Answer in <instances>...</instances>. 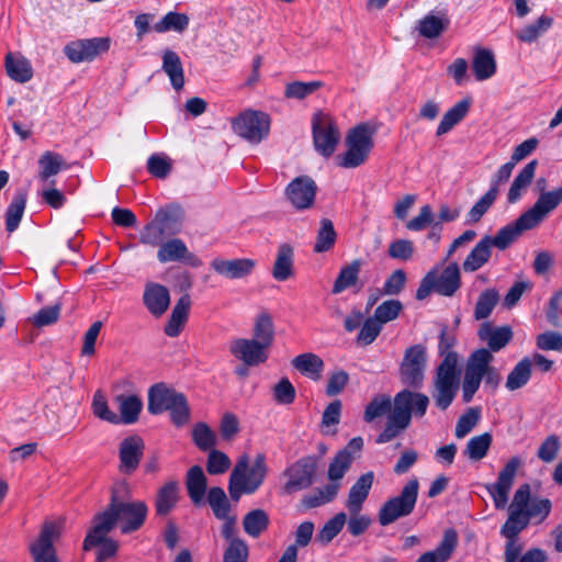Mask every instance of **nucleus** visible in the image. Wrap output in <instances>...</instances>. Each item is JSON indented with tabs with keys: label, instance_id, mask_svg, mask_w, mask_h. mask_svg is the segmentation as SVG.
<instances>
[{
	"label": "nucleus",
	"instance_id": "nucleus-1",
	"mask_svg": "<svg viewBox=\"0 0 562 562\" xmlns=\"http://www.w3.org/2000/svg\"><path fill=\"white\" fill-rule=\"evenodd\" d=\"M147 514L144 501H131L128 484L116 483L111 490L108 507L94 516V533L109 535L116 527L123 535L135 532L145 524Z\"/></svg>",
	"mask_w": 562,
	"mask_h": 562
},
{
	"label": "nucleus",
	"instance_id": "nucleus-2",
	"mask_svg": "<svg viewBox=\"0 0 562 562\" xmlns=\"http://www.w3.org/2000/svg\"><path fill=\"white\" fill-rule=\"evenodd\" d=\"M454 337L443 329L439 337V353L443 356L442 361L436 369L431 396L440 411H446L453 402L460 384V371L458 370V355L452 350Z\"/></svg>",
	"mask_w": 562,
	"mask_h": 562
},
{
	"label": "nucleus",
	"instance_id": "nucleus-3",
	"mask_svg": "<svg viewBox=\"0 0 562 562\" xmlns=\"http://www.w3.org/2000/svg\"><path fill=\"white\" fill-rule=\"evenodd\" d=\"M267 472L268 467L263 453H258L255 457L251 467H249L247 456L240 457L228 481L231 498L238 502L243 494H254L263 483Z\"/></svg>",
	"mask_w": 562,
	"mask_h": 562
},
{
	"label": "nucleus",
	"instance_id": "nucleus-4",
	"mask_svg": "<svg viewBox=\"0 0 562 562\" xmlns=\"http://www.w3.org/2000/svg\"><path fill=\"white\" fill-rule=\"evenodd\" d=\"M374 130L368 123H360L346 135L347 150L336 157L337 165L351 169L363 165L373 148Z\"/></svg>",
	"mask_w": 562,
	"mask_h": 562
},
{
	"label": "nucleus",
	"instance_id": "nucleus-5",
	"mask_svg": "<svg viewBox=\"0 0 562 562\" xmlns=\"http://www.w3.org/2000/svg\"><path fill=\"white\" fill-rule=\"evenodd\" d=\"M419 491V482L416 477L411 479L402 487L401 493L386 501L379 510V522L387 526L398 518L411 515L415 508Z\"/></svg>",
	"mask_w": 562,
	"mask_h": 562
},
{
	"label": "nucleus",
	"instance_id": "nucleus-6",
	"mask_svg": "<svg viewBox=\"0 0 562 562\" xmlns=\"http://www.w3.org/2000/svg\"><path fill=\"white\" fill-rule=\"evenodd\" d=\"M317 470V460L314 456L300 458L290 464L282 473L284 483L283 493L292 495L313 485Z\"/></svg>",
	"mask_w": 562,
	"mask_h": 562
},
{
	"label": "nucleus",
	"instance_id": "nucleus-7",
	"mask_svg": "<svg viewBox=\"0 0 562 562\" xmlns=\"http://www.w3.org/2000/svg\"><path fill=\"white\" fill-rule=\"evenodd\" d=\"M312 132L316 151L326 158L330 157L340 140L336 122L328 114L315 113L312 117Z\"/></svg>",
	"mask_w": 562,
	"mask_h": 562
},
{
	"label": "nucleus",
	"instance_id": "nucleus-8",
	"mask_svg": "<svg viewBox=\"0 0 562 562\" xmlns=\"http://www.w3.org/2000/svg\"><path fill=\"white\" fill-rule=\"evenodd\" d=\"M234 132L249 143L258 144L270 131V117L261 111L247 110L232 122Z\"/></svg>",
	"mask_w": 562,
	"mask_h": 562
},
{
	"label": "nucleus",
	"instance_id": "nucleus-9",
	"mask_svg": "<svg viewBox=\"0 0 562 562\" xmlns=\"http://www.w3.org/2000/svg\"><path fill=\"white\" fill-rule=\"evenodd\" d=\"M426 363V348L423 345L408 347L400 364L402 382L415 389L420 387L425 379Z\"/></svg>",
	"mask_w": 562,
	"mask_h": 562
},
{
	"label": "nucleus",
	"instance_id": "nucleus-10",
	"mask_svg": "<svg viewBox=\"0 0 562 562\" xmlns=\"http://www.w3.org/2000/svg\"><path fill=\"white\" fill-rule=\"evenodd\" d=\"M60 526L54 521H46L38 537L30 543V553L33 562H58L54 542L60 537Z\"/></svg>",
	"mask_w": 562,
	"mask_h": 562
},
{
	"label": "nucleus",
	"instance_id": "nucleus-11",
	"mask_svg": "<svg viewBox=\"0 0 562 562\" xmlns=\"http://www.w3.org/2000/svg\"><path fill=\"white\" fill-rule=\"evenodd\" d=\"M520 465V458L513 457L499 471L497 482L486 486L496 508H505L508 502V493L513 486L516 472Z\"/></svg>",
	"mask_w": 562,
	"mask_h": 562
},
{
	"label": "nucleus",
	"instance_id": "nucleus-12",
	"mask_svg": "<svg viewBox=\"0 0 562 562\" xmlns=\"http://www.w3.org/2000/svg\"><path fill=\"white\" fill-rule=\"evenodd\" d=\"M109 48V38L94 37L70 42L65 46L64 53L72 63L78 64L87 60H92L100 53L106 52Z\"/></svg>",
	"mask_w": 562,
	"mask_h": 562
},
{
	"label": "nucleus",
	"instance_id": "nucleus-13",
	"mask_svg": "<svg viewBox=\"0 0 562 562\" xmlns=\"http://www.w3.org/2000/svg\"><path fill=\"white\" fill-rule=\"evenodd\" d=\"M316 192L317 186L308 176L296 177L285 189L286 198L296 210L312 207Z\"/></svg>",
	"mask_w": 562,
	"mask_h": 562
},
{
	"label": "nucleus",
	"instance_id": "nucleus-14",
	"mask_svg": "<svg viewBox=\"0 0 562 562\" xmlns=\"http://www.w3.org/2000/svg\"><path fill=\"white\" fill-rule=\"evenodd\" d=\"M210 266L218 276L237 280L249 277L254 272L257 261L251 258L224 259L217 257L211 261Z\"/></svg>",
	"mask_w": 562,
	"mask_h": 562
},
{
	"label": "nucleus",
	"instance_id": "nucleus-15",
	"mask_svg": "<svg viewBox=\"0 0 562 562\" xmlns=\"http://www.w3.org/2000/svg\"><path fill=\"white\" fill-rule=\"evenodd\" d=\"M231 353L248 367L265 363L269 357V350L252 339L238 338L229 345Z\"/></svg>",
	"mask_w": 562,
	"mask_h": 562
},
{
	"label": "nucleus",
	"instance_id": "nucleus-16",
	"mask_svg": "<svg viewBox=\"0 0 562 562\" xmlns=\"http://www.w3.org/2000/svg\"><path fill=\"white\" fill-rule=\"evenodd\" d=\"M144 441L137 436L124 438L119 448L120 465L119 469L124 474H132L136 471L144 453Z\"/></svg>",
	"mask_w": 562,
	"mask_h": 562
},
{
	"label": "nucleus",
	"instance_id": "nucleus-17",
	"mask_svg": "<svg viewBox=\"0 0 562 562\" xmlns=\"http://www.w3.org/2000/svg\"><path fill=\"white\" fill-rule=\"evenodd\" d=\"M429 405V397L426 394L413 392L411 390H402L393 400V412H397V407L407 415L408 422L412 417H424Z\"/></svg>",
	"mask_w": 562,
	"mask_h": 562
},
{
	"label": "nucleus",
	"instance_id": "nucleus-18",
	"mask_svg": "<svg viewBox=\"0 0 562 562\" xmlns=\"http://www.w3.org/2000/svg\"><path fill=\"white\" fill-rule=\"evenodd\" d=\"M157 258L161 263L183 261L192 267L202 265V261L188 249L180 238H173L161 244L157 251Z\"/></svg>",
	"mask_w": 562,
	"mask_h": 562
},
{
	"label": "nucleus",
	"instance_id": "nucleus-19",
	"mask_svg": "<svg viewBox=\"0 0 562 562\" xmlns=\"http://www.w3.org/2000/svg\"><path fill=\"white\" fill-rule=\"evenodd\" d=\"M487 360L488 359L483 357L481 353L480 357L474 356V351L469 357L462 383V396L464 403L471 402L479 390L484 375L483 366H485Z\"/></svg>",
	"mask_w": 562,
	"mask_h": 562
},
{
	"label": "nucleus",
	"instance_id": "nucleus-20",
	"mask_svg": "<svg viewBox=\"0 0 562 562\" xmlns=\"http://www.w3.org/2000/svg\"><path fill=\"white\" fill-rule=\"evenodd\" d=\"M562 202V187L549 192H542L538 200L522 215L528 220L532 227H537L543 218L559 206Z\"/></svg>",
	"mask_w": 562,
	"mask_h": 562
},
{
	"label": "nucleus",
	"instance_id": "nucleus-21",
	"mask_svg": "<svg viewBox=\"0 0 562 562\" xmlns=\"http://www.w3.org/2000/svg\"><path fill=\"white\" fill-rule=\"evenodd\" d=\"M532 225L521 214L516 221L499 228L494 236L485 235L492 247L507 249L524 232L532 229Z\"/></svg>",
	"mask_w": 562,
	"mask_h": 562
},
{
	"label": "nucleus",
	"instance_id": "nucleus-22",
	"mask_svg": "<svg viewBox=\"0 0 562 562\" xmlns=\"http://www.w3.org/2000/svg\"><path fill=\"white\" fill-rule=\"evenodd\" d=\"M143 302L149 313L159 317L166 313L170 305V294L165 285L148 282L145 285Z\"/></svg>",
	"mask_w": 562,
	"mask_h": 562
},
{
	"label": "nucleus",
	"instance_id": "nucleus-23",
	"mask_svg": "<svg viewBox=\"0 0 562 562\" xmlns=\"http://www.w3.org/2000/svg\"><path fill=\"white\" fill-rule=\"evenodd\" d=\"M180 394L165 383L153 385L148 391V412L153 415L167 412Z\"/></svg>",
	"mask_w": 562,
	"mask_h": 562
},
{
	"label": "nucleus",
	"instance_id": "nucleus-24",
	"mask_svg": "<svg viewBox=\"0 0 562 562\" xmlns=\"http://www.w3.org/2000/svg\"><path fill=\"white\" fill-rule=\"evenodd\" d=\"M434 271L435 292L443 296H452L461 285L458 263L451 262L440 273Z\"/></svg>",
	"mask_w": 562,
	"mask_h": 562
},
{
	"label": "nucleus",
	"instance_id": "nucleus-25",
	"mask_svg": "<svg viewBox=\"0 0 562 562\" xmlns=\"http://www.w3.org/2000/svg\"><path fill=\"white\" fill-rule=\"evenodd\" d=\"M477 335L487 344V350L492 353L499 351L510 341L513 331L509 326L494 327L490 322H485L481 325Z\"/></svg>",
	"mask_w": 562,
	"mask_h": 562
},
{
	"label": "nucleus",
	"instance_id": "nucleus-26",
	"mask_svg": "<svg viewBox=\"0 0 562 562\" xmlns=\"http://www.w3.org/2000/svg\"><path fill=\"white\" fill-rule=\"evenodd\" d=\"M458 544V535L454 529H447L436 549L423 553L416 562H447Z\"/></svg>",
	"mask_w": 562,
	"mask_h": 562
},
{
	"label": "nucleus",
	"instance_id": "nucleus-27",
	"mask_svg": "<svg viewBox=\"0 0 562 562\" xmlns=\"http://www.w3.org/2000/svg\"><path fill=\"white\" fill-rule=\"evenodd\" d=\"M374 480L373 472L362 474L351 486L346 507L350 514L360 513L364 501L368 498Z\"/></svg>",
	"mask_w": 562,
	"mask_h": 562
},
{
	"label": "nucleus",
	"instance_id": "nucleus-28",
	"mask_svg": "<svg viewBox=\"0 0 562 562\" xmlns=\"http://www.w3.org/2000/svg\"><path fill=\"white\" fill-rule=\"evenodd\" d=\"M38 179L42 182H49L54 184L55 181L50 180L52 177L58 175L61 170L68 169V164L65 158L55 151L46 150L38 158Z\"/></svg>",
	"mask_w": 562,
	"mask_h": 562
},
{
	"label": "nucleus",
	"instance_id": "nucleus-29",
	"mask_svg": "<svg viewBox=\"0 0 562 562\" xmlns=\"http://www.w3.org/2000/svg\"><path fill=\"white\" fill-rule=\"evenodd\" d=\"M191 299L189 294L182 295L172 308L171 315L165 326V334L169 337H177L187 323Z\"/></svg>",
	"mask_w": 562,
	"mask_h": 562
},
{
	"label": "nucleus",
	"instance_id": "nucleus-30",
	"mask_svg": "<svg viewBox=\"0 0 562 562\" xmlns=\"http://www.w3.org/2000/svg\"><path fill=\"white\" fill-rule=\"evenodd\" d=\"M97 546H99L97 554L98 562H103L114 557L119 549V543L108 538V535H95L93 526L83 540V550L88 551Z\"/></svg>",
	"mask_w": 562,
	"mask_h": 562
},
{
	"label": "nucleus",
	"instance_id": "nucleus-31",
	"mask_svg": "<svg viewBox=\"0 0 562 562\" xmlns=\"http://www.w3.org/2000/svg\"><path fill=\"white\" fill-rule=\"evenodd\" d=\"M492 245L484 235L471 249L462 263L464 272H475L485 266L492 257Z\"/></svg>",
	"mask_w": 562,
	"mask_h": 562
},
{
	"label": "nucleus",
	"instance_id": "nucleus-32",
	"mask_svg": "<svg viewBox=\"0 0 562 562\" xmlns=\"http://www.w3.org/2000/svg\"><path fill=\"white\" fill-rule=\"evenodd\" d=\"M294 273V250L289 244L278 247L276 261L272 268V277L277 281H285Z\"/></svg>",
	"mask_w": 562,
	"mask_h": 562
},
{
	"label": "nucleus",
	"instance_id": "nucleus-33",
	"mask_svg": "<svg viewBox=\"0 0 562 562\" xmlns=\"http://www.w3.org/2000/svg\"><path fill=\"white\" fill-rule=\"evenodd\" d=\"M538 166L536 159L529 161L515 177L507 193V202L514 204L520 200L528 187L531 184Z\"/></svg>",
	"mask_w": 562,
	"mask_h": 562
},
{
	"label": "nucleus",
	"instance_id": "nucleus-34",
	"mask_svg": "<svg viewBox=\"0 0 562 562\" xmlns=\"http://www.w3.org/2000/svg\"><path fill=\"white\" fill-rule=\"evenodd\" d=\"M472 70L477 81L492 78L496 72V60L493 52L487 48H475Z\"/></svg>",
	"mask_w": 562,
	"mask_h": 562
},
{
	"label": "nucleus",
	"instance_id": "nucleus-35",
	"mask_svg": "<svg viewBox=\"0 0 562 562\" xmlns=\"http://www.w3.org/2000/svg\"><path fill=\"white\" fill-rule=\"evenodd\" d=\"M120 415V424L131 425L138 420L143 408L142 400L134 394H119L114 397Z\"/></svg>",
	"mask_w": 562,
	"mask_h": 562
},
{
	"label": "nucleus",
	"instance_id": "nucleus-36",
	"mask_svg": "<svg viewBox=\"0 0 562 562\" xmlns=\"http://www.w3.org/2000/svg\"><path fill=\"white\" fill-rule=\"evenodd\" d=\"M206 486L207 481L202 468L200 465L191 467L187 473L186 487L188 495L194 505L202 504Z\"/></svg>",
	"mask_w": 562,
	"mask_h": 562
},
{
	"label": "nucleus",
	"instance_id": "nucleus-37",
	"mask_svg": "<svg viewBox=\"0 0 562 562\" xmlns=\"http://www.w3.org/2000/svg\"><path fill=\"white\" fill-rule=\"evenodd\" d=\"M363 266L362 259H355L348 265L341 267L334 284L333 294H339L347 289L353 288L359 282V274Z\"/></svg>",
	"mask_w": 562,
	"mask_h": 562
},
{
	"label": "nucleus",
	"instance_id": "nucleus-38",
	"mask_svg": "<svg viewBox=\"0 0 562 562\" xmlns=\"http://www.w3.org/2000/svg\"><path fill=\"white\" fill-rule=\"evenodd\" d=\"M179 499V484L176 481H169L157 492L155 499V509L158 516L168 515L177 505Z\"/></svg>",
	"mask_w": 562,
	"mask_h": 562
},
{
	"label": "nucleus",
	"instance_id": "nucleus-39",
	"mask_svg": "<svg viewBox=\"0 0 562 562\" xmlns=\"http://www.w3.org/2000/svg\"><path fill=\"white\" fill-rule=\"evenodd\" d=\"M553 25V18L547 14L540 15L535 22L529 23L516 31L518 41L527 44L537 42Z\"/></svg>",
	"mask_w": 562,
	"mask_h": 562
},
{
	"label": "nucleus",
	"instance_id": "nucleus-40",
	"mask_svg": "<svg viewBox=\"0 0 562 562\" xmlns=\"http://www.w3.org/2000/svg\"><path fill=\"white\" fill-rule=\"evenodd\" d=\"M162 70L170 79L171 86L175 90L179 91L184 86V74L181 59L179 55L171 50L166 49L162 54Z\"/></svg>",
	"mask_w": 562,
	"mask_h": 562
},
{
	"label": "nucleus",
	"instance_id": "nucleus-41",
	"mask_svg": "<svg viewBox=\"0 0 562 562\" xmlns=\"http://www.w3.org/2000/svg\"><path fill=\"white\" fill-rule=\"evenodd\" d=\"M292 366L303 375L318 381L324 369V361L315 353L305 352L294 357L292 359Z\"/></svg>",
	"mask_w": 562,
	"mask_h": 562
},
{
	"label": "nucleus",
	"instance_id": "nucleus-42",
	"mask_svg": "<svg viewBox=\"0 0 562 562\" xmlns=\"http://www.w3.org/2000/svg\"><path fill=\"white\" fill-rule=\"evenodd\" d=\"M407 419V415L400 407H397V412L392 411L387 416L385 428L376 438V443H385L396 438L411 425Z\"/></svg>",
	"mask_w": 562,
	"mask_h": 562
},
{
	"label": "nucleus",
	"instance_id": "nucleus-43",
	"mask_svg": "<svg viewBox=\"0 0 562 562\" xmlns=\"http://www.w3.org/2000/svg\"><path fill=\"white\" fill-rule=\"evenodd\" d=\"M154 221L167 237L173 236L180 232L181 210L175 206L159 209L155 214Z\"/></svg>",
	"mask_w": 562,
	"mask_h": 562
},
{
	"label": "nucleus",
	"instance_id": "nucleus-44",
	"mask_svg": "<svg viewBox=\"0 0 562 562\" xmlns=\"http://www.w3.org/2000/svg\"><path fill=\"white\" fill-rule=\"evenodd\" d=\"M340 483H329L324 487L317 488L301 499L303 509H312L331 502L338 494Z\"/></svg>",
	"mask_w": 562,
	"mask_h": 562
},
{
	"label": "nucleus",
	"instance_id": "nucleus-45",
	"mask_svg": "<svg viewBox=\"0 0 562 562\" xmlns=\"http://www.w3.org/2000/svg\"><path fill=\"white\" fill-rule=\"evenodd\" d=\"M5 70L8 76L16 82H27L33 76L30 61L22 56H14L12 53L5 56Z\"/></svg>",
	"mask_w": 562,
	"mask_h": 562
},
{
	"label": "nucleus",
	"instance_id": "nucleus-46",
	"mask_svg": "<svg viewBox=\"0 0 562 562\" xmlns=\"http://www.w3.org/2000/svg\"><path fill=\"white\" fill-rule=\"evenodd\" d=\"M471 101L469 99H463L456 103L451 109H449L442 116L438 127H437V136H441L447 134L449 131L453 128L468 113L470 109Z\"/></svg>",
	"mask_w": 562,
	"mask_h": 562
},
{
	"label": "nucleus",
	"instance_id": "nucleus-47",
	"mask_svg": "<svg viewBox=\"0 0 562 562\" xmlns=\"http://www.w3.org/2000/svg\"><path fill=\"white\" fill-rule=\"evenodd\" d=\"M269 526L268 514L260 508L252 509L243 518L244 531L252 537L258 538Z\"/></svg>",
	"mask_w": 562,
	"mask_h": 562
},
{
	"label": "nucleus",
	"instance_id": "nucleus-48",
	"mask_svg": "<svg viewBox=\"0 0 562 562\" xmlns=\"http://www.w3.org/2000/svg\"><path fill=\"white\" fill-rule=\"evenodd\" d=\"M251 339L259 342L268 350L270 349L274 340V328L272 319L268 314H261L256 318L254 337Z\"/></svg>",
	"mask_w": 562,
	"mask_h": 562
},
{
	"label": "nucleus",
	"instance_id": "nucleus-49",
	"mask_svg": "<svg viewBox=\"0 0 562 562\" xmlns=\"http://www.w3.org/2000/svg\"><path fill=\"white\" fill-rule=\"evenodd\" d=\"M206 499L215 518L221 519L231 516L232 506L225 491L222 487H211L207 492Z\"/></svg>",
	"mask_w": 562,
	"mask_h": 562
},
{
	"label": "nucleus",
	"instance_id": "nucleus-50",
	"mask_svg": "<svg viewBox=\"0 0 562 562\" xmlns=\"http://www.w3.org/2000/svg\"><path fill=\"white\" fill-rule=\"evenodd\" d=\"M531 376V360L524 358L509 372L506 381V387L515 391L528 383Z\"/></svg>",
	"mask_w": 562,
	"mask_h": 562
},
{
	"label": "nucleus",
	"instance_id": "nucleus-51",
	"mask_svg": "<svg viewBox=\"0 0 562 562\" xmlns=\"http://www.w3.org/2000/svg\"><path fill=\"white\" fill-rule=\"evenodd\" d=\"M497 191L495 188H490L479 201L467 213V223L475 224L479 223L482 217L487 213L497 199Z\"/></svg>",
	"mask_w": 562,
	"mask_h": 562
},
{
	"label": "nucleus",
	"instance_id": "nucleus-52",
	"mask_svg": "<svg viewBox=\"0 0 562 562\" xmlns=\"http://www.w3.org/2000/svg\"><path fill=\"white\" fill-rule=\"evenodd\" d=\"M448 24V19L429 13L418 21L417 30L425 38H436L445 31Z\"/></svg>",
	"mask_w": 562,
	"mask_h": 562
},
{
	"label": "nucleus",
	"instance_id": "nucleus-53",
	"mask_svg": "<svg viewBox=\"0 0 562 562\" xmlns=\"http://www.w3.org/2000/svg\"><path fill=\"white\" fill-rule=\"evenodd\" d=\"M341 407L342 405L339 400H335L326 406L321 422V431L323 435L333 436L337 432L335 427L340 422Z\"/></svg>",
	"mask_w": 562,
	"mask_h": 562
},
{
	"label": "nucleus",
	"instance_id": "nucleus-54",
	"mask_svg": "<svg viewBox=\"0 0 562 562\" xmlns=\"http://www.w3.org/2000/svg\"><path fill=\"white\" fill-rule=\"evenodd\" d=\"M491 443L492 436L488 432L474 436L468 441L463 454L472 461H480L487 454Z\"/></svg>",
	"mask_w": 562,
	"mask_h": 562
},
{
	"label": "nucleus",
	"instance_id": "nucleus-55",
	"mask_svg": "<svg viewBox=\"0 0 562 562\" xmlns=\"http://www.w3.org/2000/svg\"><path fill=\"white\" fill-rule=\"evenodd\" d=\"M353 457L348 449L340 450L331 460L328 467V479L330 483H339L352 463Z\"/></svg>",
	"mask_w": 562,
	"mask_h": 562
},
{
	"label": "nucleus",
	"instance_id": "nucleus-56",
	"mask_svg": "<svg viewBox=\"0 0 562 562\" xmlns=\"http://www.w3.org/2000/svg\"><path fill=\"white\" fill-rule=\"evenodd\" d=\"M337 238L334 224L328 218L321 221V226L317 231L316 241L313 250L315 252H325L333 248Z\"/></svg>",
	"mask_w": 562,
	"mask_h": 562
},
{
	"label": "nucleus",
	"instance_id": "nucleus-57",
	"mask_svg": "<svg viewBox=\"0 0 562 562\" xmlns=\"http://www.w3.org/2000/svg\"><path fill=\"white\" fill-rule=\"evenodd\" d=\"M189 25V16L184 13L168 12L159 22L155 23L154 30L157 33L175 31L182 33Z\"/></svg>",
	"mask_w": 562,
	"mask_h": 562
},
{
	"label": "nucleus",
	"instance_id": "nucleus-58",
	"mask_svg": "<svg viewBox=\"0 0 562 562\" xmlns=\"http://www.w3.org/2000/svg\"><path fill=\"white\" fill-rule=\"evenodd\" d=\"M26 204L25 193L16 194L9 204L5 212V228L9 233L14 232L22 220Z\"/></svg>",
	"mask_w": 562,
	"mask_h": 562
},
{
	"label": "nucleus",
	"instance_id": "nucleus-59",
	"mask_svg": "<svg viewBox=\"0 0 562 562\" xmlns=\"http://www.w3.org/2000/svg\"><path fill=\"white\" fill-rule=\"evenodd\" d=\"M509 516L501 529L505 538H516L529 524V518L525 512L509 508Z\"/></svg>",
	"mask_w": 562,
	"mask_h": 562
},
{
	"label": "nucleus",
	"instance_id": "nucleus-60",
	"mask_svg": "<svg viewBox=\"0 0 562 562\" xmlns=\"http://www.w3.org/2000/svg\"><path fill=\"white\" fill-rule=\"evenodd\" d=\"M497 302L498 293L495 289L484 290L476 301L474 308V318L477 321L487 318L493 312Z\"/></svg>",
	"mask_w": 562,
	"mask_h": 562
},
{
	"label": "nucleus",
	"instance_id": "nucleus-61",
	"mask_svg": "<svg viewBox=\"0 0 562 562\" xmlns=\"http://www.w3.org/2000/svg\"><path fill=\"white\" fill-rule=\"evenodd\" d=\"M91 409L97 418L114 425L120 424L119 415L110 409L108 401L101 391H97L93 394Z\"/></svg>",
	"mask_w": 562,
	"mask_h": 562
},
{
	"label": "nucleus",
	"instance_id": "nucleus-62",
	"mask_svg": "<svg viewBox=\"0 0 562 562\" xmlns=\"http://www.w3.org/2000/svg\"><path fill=\"white\" fill-rule=\"evenodd\" d=\"M192 439L202 451H210L216 445V435L205 423H198L193 427Z\"/></svg>",
	"mask_w": 562,
	"mask_h": 562
},
{
	"label": "nucleus",
	"instance_id": "nucleus-63",
	"mask_svg": "<svg viewBox=\"0 0 562 562\" xmlns=\"http://www.w3.org/2000/svg\"><path fill=\"white\" fill-rule=\"evenodd\" d=\"M347 520L345 513L336 514L329 519L317 533V540L323 544H328L342 529Z\"/></svg>",
	"mask_w": 562,
	"mask_h": 562
},
{
	"label": "nucleus",
	"instance_id": "nucleus-64",
	"mask_svg": "<svg viewBox=\"0 0 562 562\" xmlns=\"http://www.w3.org/2000/svg\"><path fill=\"white\" fill-rule=\"evenodd\" d=\"M402 310L403 305L398 300H387L375 308L373 317L383 325L397 318Z\"/></svg>",
	"mask_w": 562,
	"mask_h": 562
}]
</instances>
